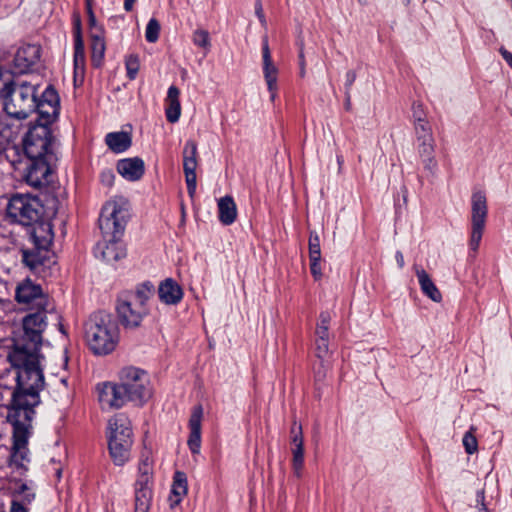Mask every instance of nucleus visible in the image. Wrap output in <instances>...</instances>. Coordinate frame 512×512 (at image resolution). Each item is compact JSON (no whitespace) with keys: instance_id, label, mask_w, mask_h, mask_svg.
<instances>
[{"instance_id":"obj_1","label":"nucleus","mask_w":512,"mask_h":512,"mask_svg":"<svg viewBox=\"0 0 512 512\" xmlns=\"http://www.w3.org/2000/svg\"><path fill=\"white\" fill-rule=\"evenodd\" d=\"M15 300L22 310L30 311L22 319V331L13 338L8 360L16 370L14 390L40 393L45 387L41 360L43 333L47 327V313L55 310L54 302L43 290H15Z\"/></svg>"},{"instance_id":"obj_2","label":"nucleus","mask_w":512,"mask_h":512,"mask_svg":"<svg viewBox=\"0 0 512 512\" xmlns=\"http://www.w3.org/2000/svg\"><path fill=\"white\" fill-rule=\"evenodd\" d=\"M40 402V393H37V391L14 390L10 404L7 406V421L13 427V445L9 457V466L13 468L12 473L16 472L20 477L28 471L24 461H29L27 444L35 416V407Z\"/></svg>"},{"instance_id":"obj_3","label":"nucleus","mask_w":512,"mask_h":512,"mask_svg":"<svg viewBox=\"0 0 512 512\" xmlns=\"http://www.w3.org/2000/svg\"><path fill=\"white\" fill-rule=\"evenodd\" d=\"M24 153L29 160L26 167V182L40 188L49 183L52 167L57 162V141L46 124L31 128L24 140Z\"/></svg>"},{"instance_id":"obj_4","label":"nucleus","mask_w":512,"mask_h":512,"mask_svg":"<svg viewBox=\"0 0 512 512\" xmlns=\"http://www.w3.org/2000/svg\"><path fill=\"white\" fill-rule=\"evenodd\" d=\"M97 389L101 405L111 409H119L127 402L141 406L151 397L148 374L135 367L122 369L119 383L104 382Z\"/></svg>"},{"instance_id":"obj_5","label":"nucleus","mask_w":512,"mask_h":512,"mask_svg":"<svg viewBox=\"0 0 512 512\" xmlns=\"http://www.w3.org/2000/svg\"><path fill=\"white\" fill-rule=\"evenodd\" d=\"M129 209V202L123 197H116L102 208L99 217V228L104 239L101 254L107 262L118 261L126 256V250L120 238L130 216ZM98 247L100 248V244Z\"/></svg>"},{"instance_id":"obj_6","label":"nucleus","mask_w":512,"mask_h":512,"mask_svg":"<svg viewBox=\"0 0 512 512\" xmlns=\"http://www.w3.org/2000/svg\"><path fill=\"white\" fill-rule=\"evenodd\" d=\"M84 338L94 355L111 354L119 343V329L113 316L104 310L92 313L84 323Z\"/></svg>"},{"instance_id":"obj_7","label":"nucleus","mask_w":512,"mask_h":512,"mask_svg":"<svg viewBox=\"0 0 512 512\" xmlns=\"http://www.w3.org/2000/svg\"><path fill=\"white\" fill-rule=\"evenodd\" d=\"M0 95L4 99V110L10 117L26 119L36 110V87L28 82H6Z\"/></svg>"},{"instance_id":"obj_8","label":"nucleus","mask_w":512,"mask_h":512,"mask_svg":"<svg viewBox=\"0 0 512 512\" xmlns=\"http://www.w3.org/2000/svg\"><path fill=\"white\" fill-rule=\"evenodd\" d=\"M149 292L151 290H128L117 297L115 304L117 320L125 330L141 327L144 318L149 314L147 307Z\"/></svg>"},{"instance_id":"obj_9","label":"nucleus","mask_w":512,"mask_h":512,"mask_svg":"<svg viewBox=\"0 0 512 512\" xmlns=\"http://www.w3.org/2000/svg\"><path fill=\"white\" fill-rule=\"evenodd\" d=\"M107 439L113 463L124 465L130 458L133 444L131 421L125 414L119 413L109 419Z\"/></svg>"},{"instance_id":"obj_10","label":"nucleus","mask_w":512,"mask_h":512,"mask_svg":"<svg viewBox=\"0 0 512 512\" xmlns=\"http://www.w3.org/2000/svg\"><path fill=\"white\" fill-rule=\"evenodd\" d=\"M11 222L30 226L43 216V205L37 197L16 194L11 197L6 208Z\"/></svg>"},{"instance_id":"obj_11","label":"nucleus","mask_w":512,"mask_h":512,"mask_svg":"<svg viewBox=\"0 0 512 512\" xmlns=\"http://www.w3.org/2000/svg\"><path fill=\"white\" fill-rule=\"evenodd\" d=\"M153 485V462L149 457L142 458L134 483V512H149L153 497Z\"/></svg>"},{"instance_id":"obj_12","label":"nucleus","mask_w":512,"mask_h":512,"mask_svg":"<svg viewBox=\"0 0 512 512\" xmlns=\"http://www.w3.org/2000/svg\"><path fill=\"white\" fill-rule=\"evenodd\" d=\"M487 196L483 190H475L471 196V227L469 237V253L475 255L483 238L487 222Z\"/></svg>"},{"instance_id":"obj_13","label":"nucleus","mask_w":512,"mask_h":512,"mask_svg":"<svg viewBox=\"0 0 512 512\" xmlns=\"http://www.w3.org/2000/svg\"><path fill=\"white\" fill-rule=\"evenodd\" d=\"M262 68L264 74V80L267 84L268 93L270 94V99L272 101L277 97L278 91V74L279 69L273 62V57L271 55V51L269 48V40L267 36H264L262 39Z\"/></svg>"},{"instance_id":"obj_14","label":"nucleus","mask_w":512,"mask_h":512,"mask_svg":"<svg viewBox=\"0 0 512 512\" xmlns=\"http://www.w3.org/2000/svg\"><path fill=\"white\" fill-rule=\"evenodd\" d=\"M41 58V47L37 44H23L20 46L14 57L15 67L21 73L31 71L36 67Z\"/></svg>"},{"instance_id":"obj_15","label":"nucleus","mask_w":512,"mask_h":512,"mask_svg":"<svg viewBox=\"0 0 512 512\" xmlns=\"http://www.w3.org/2000/svg\"><path fill=\"white\" fill-rule=\"evenodd\" d=\"M31 230V239L38 250H47L53 241L52 225L42 218L33 223Z\"/></svg>"},{"instance_id":"obj_16","label":"nucleus","mask_w":512,"mask_h":512,"mask_svg":"<svg viewBox=\"0 0 512 512\" xmlns=\"http://www.w3.org/2000/svg\"><path fill=\"white\" fill-rule=\"evenodd\" d=\"M117 171L127 180L136 181L144 174V162L138 157L122 159L117 163Z\"/></svg>"},{"instance_id":"obj_17","label":"nucleus","mask_w":512,"mask_h":512,"mask_svg":"<svg viewBox=\"0 0 512 512\" xmlns=\"http://www.w3.org/2000/svg\"><path fill=\"white\" fill-rule=\"evenodd\" d=\"M417 151L424 164V168L429 172H435L437 162L435 161V141L433 135L429 138H419L417 141Z\"/></svg>"},{"instance_id":"obj_18","label":"nucleus","mask_w":512,"mask_h":512,"mask_svg":"<svg viewBox=\"0 0 512 512\" xmlns=\"http://www.w3.org/2000/svg\"><path fill=\"white\" fill-rule=\"evenodd\" d=\"M217 208L218 219L223 225L229 226L235 222L238 211L235 201L231 195L222 196L217 201Z\"/></svg>"},{"instance_id":"obj_19","label":"nucleus","mask_w":512,"mask_h":512,"mask_svg":"<svg viewBox=\"0 0 512 512\" xmlns=\"http://www.w3.org/2000/svg\"><path fill=\"white\" fill-rule=\"evenodd\" d=\"M10 490L13 496V499L19 497L18 499L22 503L30 504L35 499V493L31 486H29L26 482H23L20 478L11 475L9 478Z\"/></svg>"},{"instance_id":"obj_20","label":"nucleus","mask_w":512,"mask_h":512,"mask_svg":"<svg viewBox=\"0 0 512 512\" xmlns=\"http://www.w3.org/2000/svg\"><path fill=\"white\" fill-rule=\"evenodd\" d=\"M179 89L176 86H171L168 89L167 97L165 99L166 108L165 114L167 121L175 123L179 120L181 114V106L179 101Z\"/></svg>"},{"instance_id":"obj_21","label":"nucleus","mask_w":512,"mask_h":512,"mask_svg":"<svg viewBox=\"0 0 512 512\" xmlns=\"http://www.w3.org/2000/svg\"><path fill=\"white\" fill-rule=\"evenodd\" d=\"M188 492V480L184 472L176 471L173 477L170 502L171 507L178 505Z\"/></svg>"},{"instance_id":"obj_22","label":"nucleus","mask_w":512,"mask_h":512,"mask_svg":"<svg viewBox=\"0 0 512 512\" xmlns=\"http://www.w3.org/2000/svg\"><path fill=\"white\" fill-rule=\"evenodd\" d=\"M105 143L114 153H122L131 146L132 139L127 132H111L106 135Z\"/></svg>"},{"instance_id":"obj_23","label":"nucleus","mask_w":512,"mask_h":512,"mask_svg":"<svg viewBox=\"0 0 512 512\" xmlns=\"http://www.w3.org/2000/svg\"><path fill=\"white\" fill-rule=\"evenodd\" d=\"M183 168L187 185V193L192 198V142L187 141L183 149Z\"/></svg>"},{"instance_id":"obj_24","label":"nucleus","mask_w":512,"mask_h":512,"mask_svg":"<svg viewBox=\"0 0 512 512\" xmlns=\"http://www.w3.org/2000/svg\"><path fill=\"white\" fill-rule=\"evenodd\" d=\"M60 104H49V103H37L36 112L39 114V117L44 122L42 124H46L49 126L59 114Z\"/></svg>"},{"instance_id":"obj_25","label":"nucleus","mask_w":512,"mask_h":512,"mask_svg":"<svg viewBox=\"0 0 512 512\" xmlns=\"http://www.w3.org/2000/svg\"><path fill=\"white\" fill-rule=\"evenodd\" d=\"M194 44L200 48L199 57L197 61L201 62L204 60L206 55L211 49V40L208 31L198 30L194 33Z\"/></svg>"},{"instance_id":"obj_26","label":"nucleus","mask_w":512,"mask_h":512,"mask_svg":"<svg viewBox=\"0 0 512 512\" xmlns=\"http://www.w3.org/2000/svg\"><path fill=\"white\" fill-rule=\"evenodd\" d=\"M331 316L328 311L321 312L319 322L315 328V336L317 339L325 338L329 341V325Z\"/></svg>"},{"instance_id":"obj_27","label":"nucleus","mask_w":512,"mask_h":512,"mask_svg":"<svg viewBox=\"0 0 512 512\" xmlns=\"http://www.w3.org/2000/svg\"><path fill=\"white\" fill-rule=\"evenodd\" d=\"M292 469L294 475L301 477L303 475L304 466V446L292 448Z\"/></svg>"},{"instance_id":"obj_28","label":"nucleus","mask_w":512,"mask_h":512,"mask_svg":"<svg viewBox=\"0 0 512 512\" xmlns=\"http://www.w3.org/2000/svg\"><path fill=\"white\" fill-rule=\"evenodd\" d=\"M160 300L165 304H176L183 298V290H157Z\"/></svg>"},{"instance_id":"obj_29","label":"nucleus","mask_w":512,"mask_h":512,"mask_svg":"<svg viewBox=\"0 0 512 512\" xmlns=\"http://www.w3.org/2000/svg\"><path fill=\"white\" fill-rule=\"evenodd\" d=\"M160 34V23L157 19L151 18L146 26L145 38L149 43H155Z\"/></svg>"},{"instance_id":"obj_30","label":"nucleus","mask_w":512,"mask_h":512,"mask_svg":"<svg viewBox=\"0 0 512 512\" xmlns=\"http://www.w3.org/2000/svg\"><path fill=\"white\" fill-rule=\"evenodd\" d=\"M105 52V42L103 37L92 34V60H101Z\"/></svg>"},{"instance_id":"obj_31","label":"nucleus","mask_w":512,"mask_h":512,"mask_svg":"<svg viewBox=\"0 0 512 512\" xmlns=\"http://www.w3.org/2000/svg\"><path fill=\"white\" fill-rule=\"evenodd\" d=\"M315 355L319 360L325 362V360H329V340H325V338H315Z\"/></svg>"},{"instance_id":"obj_32","label":"nucleus","mask_w":512,"mask_h":512,"mask_svg":"<svg viewBox=\"0 0 512 512\" xmlns=\"http://www.w3.org/2000/svg\"><path fill=\"white\" fill-rule=\"evenodd\" d=\"M309 256L310 259L321 258L320 237L318 236L316 231L310 232Z\"/></svg>"},{"instance_id":"obj_33","label":"nucleus","mask_w":512,"mask_h":512,"mask_svg":"<svg viewBox=\"0 0 512 512\" xmlns=\"http://www.w3.org/2000/svg\"><path fill=\"white\" fill-rule=\"evenodd\" d=\"M415 273L418 278V283L422 289H435L436 286L425 269L416 266Z\"/></svg>"},{"instance_id":"obj_34","label":"nucleus","mask_w":512,"mask_h":512,"mask_svg":"<svg viewBox=\"0 0 512 512\" xmlns=\"http://www.w3.org/2000/svg\"><path fill=\"white\" fill-rule=\"evenodd\" d=\"M127 76L130 80H134L140 68L138 56L130 55L125 61Z\"/></svg>"},{"instance_id":"obj_35","label":"nucleus","mask_w":512,"mask_h":512,"mask_svg":"<svg viewBox=\"0 0 512 512\" xmlns=\"http://www.w3.org/2000/svg\"><path fill=\"white\" fill-rule=\"evenodd\" d=\"M414 131H415L417 141L419 138H427V137L429 138L432 136L431 127L426 118L415 123Z\"/></svg>"},{"instance_id":"obj_36","label":"nucleus","mask_w":512,"mask_h":512,"mask_svg":"<svg viewBox=\"0 0 512 512\" xmlns=\"http://www.w3.org/2000/svg\"><path fill=\"white\" fill-rule=\"evenodd\" d=\"M290 433L293 447H300V445H303V427L301 424H298L297 421H294L291 426Z\"/></svg>"},{"instance_id":"obj_37","label":"nucleus","mask_w":512,"mask_h":512,"mask_svg":"<svg viewBox=\"0 0 512 512\" xmlns=\"http://www.w3.org/2000/svg\"><path fill=\"white\" fill-rule=\"evenodd\" d=\"M37 103H49V104H60L59 96L56 90L52 87H48L42 94L40 100H37Z\"/></svg>"},{"instance_id":"obj_38","label":"nucleus","mask_w":512,"mask_h":512,"mask_svg":"<svg viewBox=\"0 0 512 512\" xmlns=\"http://www.w3.org/2000/svg\"><path fill=\"white\" fill-rule=\"evenodd\" d=\"M463 446L467 453L473 454L478 449L477 438L470 432H466L463 437Z\"/></svg>"},{"instance_id":"obj_39","label":"nucleus","mask_w":512,"mask_h":512,"mask_svg":"<svg viewBox=\"0 0 512 512\" xmlns=\"http://www.w3.org/2000/svg\"><path fill=\"white\" fill-rule=\"evenodd\" d=\"M84 42L82 37L77 36V39L74 41V62L75 65L79 63H83L84 61Z\"/></svg>"},{"instance_id":"obj_40","label":"nucleus","mask_w":512,"mask_h":512,"mask_svg":"<svg viewBox=\"0 0 512 512\" xmlns=\"http://www.w3.org/2000/svg\"><path fill=\"white\" fill-rule=\"evenodd\" d=\"M330 369V363L329 361H319V364H317L314 367V375L316 381H323L326 378V375Z\"/></svg>"},{"instance_id":"obj_41","label":"nucleus","mask_w":512,"mask_h":512,"mask_svg":"<svg viewBox=\"0 0 512 512\" xmlns=\"http://www.w3.org/2000/svg\"><path fill=\"white\" fill-rule=\"evenodd\" d=\"M201 447V422L198 419L195 411L194 419V454L199 453Z\"/></svg>"},{"instance_id":"obj_42","label":"nucleus","mask_w":512,"mask_h":512,"mask_svg":"<svg viewBox=\"0 0 512 512\" xmlns=\"http://www.w3.org/2000/svg\"><path fill=\"white\" fill-rule=\"evenodd\" d=\"M23 262L32 269L36 268L38 264H41L37 253L27 250L23 251Z\"/></svg>"},{"instance_id":"obj_43","label":"nucleus","mask_w":512,"mask_h":512,"mask_svg":"<svg viewBox=\"0 0 512 512\" xmlns=\"http://www.w3.org/2000/svg\"><path fill=\"white\" fill-rule=\"evenodd\" d=\"M115 174L111 169H105L100 174V181L106 187H111L114 183Z\"/></svg>"},{"instance_id":"obj_44","label":"nucleus","mask_w":512,"mask_h":512,"mask_svg":"<svg viewBox=\"0 0 512 512\" xmlns=\"http://www.w3.org/2000/svg\"><path fill=\"white\" fill-rule=\"evenodd\" d=\"M421 295L427 297L428 299L440 302L442 300V294L439 289H423L420 290Z\"/></svg>"},{"instance_id":"obj_45","label":"nucleus","mask_w":512,"mask_h":512,"mask_svg":"<svg viewBox=\"0 0 512 512\" xmlns=\"http://www.w3.org/2000/svg\"><path fill=\"white\" fill-rule=\"evenodd\" d=\"M412 110H413L414 125L416 124V122H419V121L423 120L424 117H426V114L423 110L422 104L414 103L412 106Z\"/></svg>"},{"instance_id":"obj_46","label":"nucleus","mask_w":512,"mask_h":512,"mask_svg":"<svg viewBox=\"0 0 512 512\" xmlns=\"http://www.w3.org/2000/svg\"><path fill=\"white\" fill-rule=\"evenodd\" d=\"M255 15L259 19V21L262 24V26L266 27L267 26V20L265 18V13H264V9H263V5L261 3V0H256L255 1Z\"/></svg>"},{"instance_id":"obj_47","label":"nucleus","mask_w":512,"mask_h":512,"mask_svg":"<svg viewBox=\"0 0 512 512\" xmlns=\"http://www.w3.org/2000/svg\"><path fill=\"white\" fill-rule=\"evenodd\" d=\"M356 78H357V74L355 71L346 72V74H345V94H348V91H350Z\"/></svg>"},{"instance_id":"obj_48","label":"nucleus","mask_w":512,"mask_h":512,"mask_svg":"<svg viewBox=\"0 0 512 512\" xmlns=\"http://www.w3.org/2000/svg\"><path fill=\"white\" fill-rule=\"evenodd\" d=\"M477 504L480 505L479 512H489L487 505L485 503V491L484 490H478L477 496H476Z\"/></svg>"},{"instance_id":"obj_49","label":"nucleus","mask_w":512,"mask_h":512,"mask_svg":"<svg viewBox=\"0 0 512 512\" xmlns=\"http://www.w3.org/2000/svg\"><path fill=\"white\" fill-rule=\"evenodd\" d=\"M26 505V503H22L18 499H12L10 512H29Z\"/></svg>"},{"instance_id":"obj_50","label":"nucleus","mask_w":512,"mask_h":512,"mask_svg":"<svg viewBox=\"0 0 512 512\" xmlns=\"http://www.w3.org/2000/svg\"><path fill=\"white\" fill-rule=\"evenodd\" d=\"M158 288H181V284L177 283L173 278H166L158 284Z\"/></svg>"},{"instance_id":"obj_51","label":"nucleus","mask_w":512,"mask_h":512,"mask_svg":"<svg viewBox=\"0 0 512 512\" xmlns=\"http://www.w3.org/2000/svg\"><path fill=\"white\" fill-rule=\"evenodd\" d=\"M320 259H310V270L311 273L315 276H318L321 274V267H320Z\"/></svg>"},{"instance_id":"obj_52","label":"nucleus","mask_w":512,"mask_h":512,"mask_svg":"<svg viewBox=\"0 0 512 512\" xmlns=\"http://www.w3.org/2000/svg\"><path fill=\"white\" fill-rule=\"evenodd\" d=\"M298 58H299V66H300V76L304 77V75L306 73V61H305L303 48L300 49Z\"/></svg>"},{"instance_id":"obj_53","label":"nucleus","mask_w":512,"mask_h":512,"mask_svg":"<svg viewBox=\"0 0 512 512\" xmlns=\"http://www.w3.org/2000/svg\"><path fill=\"white\" fill-rule=\"evenodd\" d=\"M499 52L502 55V58L505 59L508 66L512 68V52L506 50L504 47H501Z\"/></svg>"},{"instance_id":"obj_54","label":"nucleus","mask_w":512,"mask_h":512,"mask_svg":"<svg viewBox=\"0 0 512 512\" xmlns=\"http://www.w3.org/2000/svg\"><path fill=\"white\" fill-rule=\"evenodd\" d=\"M187 426L190 429V432L187 436V446L192 451V443H193V440H192V415L189 417V419L187 421Z\"/></svg>"},{"instance_id":"obj_55","label":"nucleus","mask_w":512,"mask_h":512,"mask_svg":"<svg viewBox=\"0 0 512 512\" xmlns=\"http://www.w3.org/2000/svg\"><path fill=\"white\" fill-rule=\"evenodd\" d=\"M395 258L399 268L405 267V259L401 251H396Z\"/></svg>"},{"instance_id":"obj_56","label":"nucleus","mask_w":512,"mask_h":512,"mask_svg":"<svg viewBox=\"0 0 512 512\" xmlns=\"http://www.w3.org/2000/svg\"><path fill=\"white\" fill-rule=\"evenodd\" d=\"M77 36L82 37L81 35V21L77 18L74 22V40L77 39Z\"/></svg>"},{"instance_id":"obj_57","label":"nucleus","mask_w":512,"mask_h":512,"mask_svg":"<svg viewBox=\"0 0 512 512\" xmlns=\"http://www.w3.org/2000/svg\"><path fill=\"white\" fill-rule=\"evenodd\" d=\"M137 0H125L124 1V9L127 11V12H130L132 11L133 9V6L135 4Z\"/></svg>"},{"instance_id":"obj_58","label":"nucleus","mask_w":512,"mask_h":512,"mask_svg":"<svg viewBox=\"0 0 512 512\" xmlns=\"http://www.w3.org/2000/svg\"><path fill=\"white\" fill-rule=\"evenodd\" d=\"M87 3H88V13H89V22H90V25L91 26H94L95 25V16L93 14V11L89 5V0H87Z\"/></svg>"},{"instance_id":"obj_59","label":"nucleus","mask_w":512,"mask_h":512,"mask_svg":"<svg viewBox=\"0 0 512 512\" xmlns=\"http://www.w3.org/2000/svg\"><path fill=\"white\" fill-rule=\"evenodd\" d=\"M15 288H17V289H20V288H41V286L39 284L38 285H32L30 283H29V286H26V284H24V283H18Z\"/></svg>"},{"instance_id":"obj_60","label":"nucleus","mask_w":512,"mask_h":512,"mask_svg":"<svg viewBox=\"0 0 512 512\" xmlns=\"http://www.w3.org/2000/svg\"><path fill=\"white\" fill-rule=\"evenodd\" d=\"M180 208H181V222H184L186 217V211L183 201L180 202Z\"/></svg>"},{"instance_id":"obj_61","label":"nucleus","mask_w":512,"mask_h":512,"mask_svg":"<svg viewBox=\"0 0 512 512\" xmlns=\"http://www.w3.org/2000/svg\"><path fill=\"white\" fill-rule=\"evenodd\" d=\"M155 284L152 283L151 281H145L141 284V288H145V289H148V288H154Z\"/></svg>"},{"instance_id":"obj_62","label":"nucleus","mask_w":512,"mask_h":512,"mask_svg":"<svg viewBox=\"0 0 512 512\" xmlns=\"http://www.w3.org/2000/svg\"><path fill=\"white\" fill-rule=\"evenodd\" d=\"M345 95H346L345 107H346L347 110H349L350 106H351V104H350V92H348V94H345Z\"/></svg>"},{"instance_id":"obj_63","label":"nucleus","mask_w":512,"mask_h":512,"mask_svg":"<svg viewBox=\"0 0 512 512\" xmlns=\"http://www.w3.org/2000/svg\"><path fill=\"white\" fill-rule=\"evenodd\" d=\"M61 474H62V469L61 468H57L56 469V476H57L58 479H60Z\"/></svg>"},{"instance_id":"obj_64","label":"nucleus","mask_w":512,"mask_h":512,"mask_svg":"<svg viewBox=\"0 0 512 512\" xmlns=\"http://www.w3.org/2000/svg\"><path fill=\"white\" fill-rule=\"evenodd\" d=\"M59 330H60L61 333L66 335V331L64 329V326L61 323L59 324Z\"/></svg>"}]
</instances>
